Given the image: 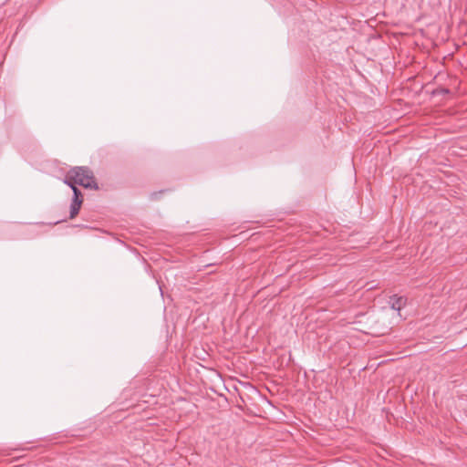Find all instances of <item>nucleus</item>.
<instances>
[{"label": "nucleus", "instance_id": "39448f33", "mask_svg": "<svg viewBox=\"0 0 467 467\" xmlns=\"http://www.w3.org/2000/svg\"><path fill=\"white\" fill-rule=\"evenodd\" d=\"M73 201H79L83 202V196L81 191L78 187H73Z\"/></svg>", "mask_w": 467, "mask_h": 467}, {"label": "nucleus", "instance_id": "7ed1b4c3", "mask_svg": "<svg viewBox=\"0 0 467 467\" xmlns=\"http://www.w3.org/2000/svg\"><path fill=\"white\" fill-rule=\"evenodd\" d=\"M81 205H82V202L72 200V202L70 204V213H69L70 219L75 218L78 214Z\"/></svg>", "mask_w": 467, "mask_h": 467}, {"label": "nucleus", "instance_id": "f257e3e1", "mask_svg": "<svg viewBox=\"0 0 467 467\" xmlns=\"http://www.w3.org/2000/svg\"><path fill=\"white\" fill-rule=\"evenodd\" d=\"M71 174H73L76 184L83 186L87 189H99L97 182H95L93 171L85 166H78L71 169Z\"/></svg>", "mask_w": 467, "mask_h": 467}, {"label": "nucleus", "instance_id": "f03ea898", "mask_svg": "<svg viewBox=\"0 0 467 467\" xmlns=\"http://www.w3.org/2000/svg\"><path fill=\"white\" fill-rule=\"evenodd\" d=\"M407 299L404 296H392L389 297V304L396 311H400L406 305Z\"/></svg>", "mask_w": 467, "mask_h": 467}, {"label": "nucleus", "instance_id": "20e7f679", "mask_svg": "<svg viewBox=\"0 0 467 467\" xmlns=\"http://www.w3.org/2000/svg\"><path fill=\"white\" fill-rule=\"evenodd\" d=\"M64 183L68 185L72 190H73V187H77L78 184H76L75 178H74L73 174H71V170H69L67 171V173L66 174L65 179H64Z\"/></svg>", "mask_w": 467, "mask_h": 467}, {"label": "nucleus", "instance_id": "0eeeda50", "mask_svg": "<svg viewBox=\"0 0 467 467\" xmlns=\"http://www.w3.org/2000/svg\"><path fill=\"white\" fill-rule=\"evenodd\" d=\"M161 192H152V193L150 194V198H151L152 200H156V199L158 198V195H159V194H161Z\"/></svg>", "mask_w": 467, "mask_h": 467}, {"label": "nucleus", "instance_id": "423d86ee", "mask_svg": "<svg viewBox=\"0 0 467 467\" xmlns=\"http://www.w3.org/2000/svg\"><path fill=\"white\" fill-rule=\"evenodd\" d=\"M449 93H450V90L448 88H441V89H437L434 91V94L445 95V94H449Z\"/></svg>", "mask_w": 467, "mask_h": 467}]
</instances>
